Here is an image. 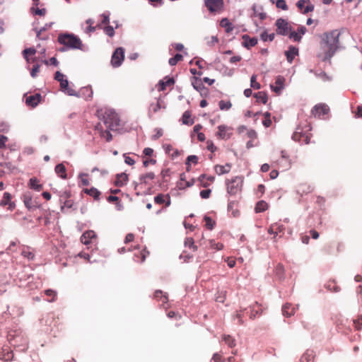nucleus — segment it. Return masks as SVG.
I'll use <instances>...</instances> for the list:
<instances>
[{"mask_svg": "<svg viewBox=\"0 0 362 362\" xmlns=\"http://www.w3.org/2000/svg\"><path fill=\"white\" fill-rule=\"evenodd\" d=\"M339 32L337 30L325 33L322 35L320 52L318 57L323 61L329 60L339 47Z\"/></svg>", "mask_w": 362, "mask_h": 362, "instance_id": "1", "label": "nucleus"}, {"mask_svg": "<svg viewBox=\"0 0 362 362\" xmlns=\"http://www.w3.org/2000/svg\"><path fill=\"white\" fill-rule=\"evenodd\" d=\"M96 116L100 120L103 121L107 128L112 131L117 130L119 126L118 115L112 109L107 107L98 109Z\"/></svg>", "mask_w": 362, "mask_h": 362, "instance_id": "2", "label": "nucleus"}, {"mask_svg": "<svg viewBox=\"0 0 362 362\" xmlns=\"http://www.w3.org/2000/svg\"><path fill=\"white\" fill-rule=\"evenodd\" d=\"M58 41L71 49H80L81 46V40L73 34H61L58 37Z\"/></svg>", "mask_w": 362, "mask_h": 362, "instance_id": "3", "label": "nucleus"}, {"mask_svg": "<svg viewBox=\"0 0 362 362\" xmlns=\"http://www.w3.org/2000/svg\"><path fill=\"white\" fill-rule=\"evenodd\" d=\"M55 80L59 82L61 90L69 95H78L77 92L69 86V81L66 76L59 71H57L54 76Z\"/></svg>", "mask_w": 362, "mask_h": 362, "instance_id": "4", "label": "nucleus"}, {"mask_svg": "<svg viewBox=\"0 0 362 362\" xmlns=\"http://www.w3.org/2000/svg\"><path fill=\"white\" fill-rule=\"evenodd\" d=\"M311 130L310 124H305L304 127L298 126L292 135V139L296 141H300L301 138L304 139L305 143L308 144L310 143V136L307 133Z\"/></svg>", "mask_w": 362, "mask_h": 362, "instance_id": "5", "label": "nucleus"}, {"mask_svg": "<svg viewBox=\"0 0 362 362\" xmlns=\"http://www.w3.org/2000/svg\"><path fill=\"white\" fill-rule=\"evenodd\" d=\"M23 200L25 206L30 210L39 208L42 204L39 197H35L31 192H25L23 195Z\"/></svg>", "mask_w": 362, "mask_h": 362, "instance_id": "6", "label": "nucleus"}, {"mask_svg": "<svg viewBox=\"0 0 362 362\" xmlns=\"http://www.w3.org/2000/svg\"><path fill=\"white\" fill-rule=\"evenodd\" d=\"M243 178L240 176L235 177L230 181L227 182L228 193L231 195L236 194L241 190Z\"/></svg>", "mask_w": 362, "mask_h": 362, "instance_id": "7", "label": "nucleus"}, {"mask_svg": "<svg viewBox=\"0 0 362 362\" xmlns=\"http://www.w3.org/2000/svg\"><path fill=\"white\" fill-rule=\"evenodd\" d=\"M124 59V49L122 47L117 48L113 52L111 58V64L113 67H119L122 64Z\"/></svg>", "mask_w": 362, "mask_h": 362, "instance_id": "8", "label": "nucleus"}, {"mask_svg": "<svg viewBox=\"0 0 362 362\" xmlns=\"http://www.w3.org/2000/svg\"><path fill=\"white\" fill-rule=\"evenodd\" d=\"M276 33L279 35H287L290 32L291 27L288 26V22L282 18H279L276 21Z\"/></svg>", "mask_w": 362, "mask_h": 362, "instance_id": "9", "label": "nucleus"}, {"mask_svg": "<svg viewBox=\"0 0 362 362\" xmlns=\"http://www.w3.org/2000/svg\"><path fill=\"white\" fill-rule=\"evenodd\" d=\"M296 6L303 14H306L314 10V6L310 3V0H299L296 3Z\"/></svg>", "mask_w": 362, "mask_h": 362, "instance_id": "10", "label": "nucleus"}, {"mask_svg": "<svg viewBox=\"0 0 362 362\" xmlns=\"http://www.w3.org/2000/svg\"><path fill=\"white\" fill-rule=\"evenodd\" d=\"M329 107L326 105H317L312 110V114L318 118H321L329 112Z\"/></svg>", "mask_w": 362, "mask_h": 362, "instance_id": "11", "label": "nucleus"}, {"mask_svg": "<svg viewBox=\"0 0 362 362\" xmlns=\"http://www.w3.org/2000/svg\"><path fill=\"white\" fill-rule=\"evenodd\" d=\"M285 78L281 76H278L275 80V85H271L272 90L276 94H281L282 90L284 88Z\"/></svg>", "mask_w": 362, "mask_h": 362, "instance_id": "12", "label": "nucleus"}, {"mask_svg": "<svg viewBox=\"0 0 362 362\" xmlns=\"http://www.w3.org/2000/svg\"><path fill=\"white\" fill-rule=\"evenodd\" d=\"M205 5L210 12H215L222 6L223 0H205Z\"/></svg>", "mask_w": 362, "mask_h": 362, "instance_id": "13", "label": "nucleus"}, {"mask_svg": "<svg viewBox=\"0 0 362 362\" xmlns=\"http://www.w3.org/2000/svg\"><path fill=\"white\" fill-rule=\"evenodd\" d=\"M165 108L164 103L158 99L156 103H152L148 108V117H151L153 114L158 112L160 109Z\"/></svg>", "mask_w": 362, "mask_h": 362, "instance_id": "14", "label": "nucleus"}, {"mask_svg": "<svg viewBox=\"0 0 362 362\" xmlns=\"http://www.w3.org/2000/svg\"><path fill=\"white\" fill-rule=\"evenodd\" d=\"M96 238L95 233L93 230H87L81 237V241L84 245H88Z\"/></svg>", "mask_w": 362, "mask_h": 362, "instance_id": "15", "label": "nucleus"}, {"mask_svg": "<svg viewBox=\"0 0 362 362\" xmlns=\"http://www.w3.org/2000/svg\"><path fill=\"white\" fill-rule=\"evenodd\" d=\"M298 305L294 306L291 303H286L282 307V313L284 316L289 317L295 314L296 310L298 309Z\"/></svg>", "mask_w": 362, "mask_h": 362, "instance_id": "16", "label": "nucleus"}, {"mask_svg": "<svg viewBox=\"0 0 362 362\" xmlns=\"http://www.w3.org/2000/svg\"><path fill=\"white\" fill-rule=\"evenodd\" d=\"M218 129V132H217L216 135L218 136V138L221 139H228L230 138L231 132H228V131L230 130V128L226 125H219Z\"/></svg>", "mask_w": 362, "mask_h": 362, "instance_id": "17", "label": "nucleus"}, {"mask_svg": "<svg viewBox=\"0 0 362 362\" xmlns=\"http://www.w3.org/2000/svg\"><path fill=\"white\" fill-rule=\"evenodd\" d=\"M76 97H82L86 100H89L92 98L93 96V90L90 86H86L80 89L78 92H77Z\"/></svg>", "mask_w": 362, "mask_h": 362, "instance_id": "18", "label": "nucleus"}, {"mask_svg": "<svg viewBox=\"0 0 362 362\" xmlns=\"http://www.w3.org/2000/svg\"><path fill=\"white\" fill-rule=\"evenodd\" d=\"M40 99H41L40 94L36 93L35 95L28 96L25 98V103L28 106L35 107L40 103Z\"/></svg>", "mask_w": 362, "mask_h": 362, "instance_id": "19", "label": "nucleus"}, {"mask_svg": "<svg viewBox=\"0 0 362 362\" xmlns=\"http://www.w3.org/2000/svg\"><path fill=\"white\" fill-rule=\"evenodd\" d=\"M174 83L175 80L173 77L166 76L158 82V90L163 91L165 90L167 86H172Z\"/></svg>", "mask_w": 362, "mask_h": 362, "instance_id": "20", "label": "nucleus"}, {"mask_svg": "<svg viewBox=\"0 0 362 362\" xmlns=\"http://www.w3.org/2000/svg\"><path fill=\"white\" fill-rule=\"evenodd\" d=\"M287 61L291 63L296 56L298 55V49L294 46H290L288 49L285 52Z\"/></svg>", "mask_w": 362, "mask_h": 362, "instance_id": "21", "label": "nucleus"}, {"mask_svg": "<svg viewBox=\"0 0 362 362\" xmlns=\"http://www.w3.org/2000/svg\"><path fill=\"white\" fill-rule=\"evenodd\" d=\"M243 45L247 49H250V47L255 46L257 43V38L250 37L249 35H244L243 36Z\"/></svg>", "mask_w": 362, "mask_h": 362, "instance_id": "22", "label": "nucleus"}, {"mask_svg": "<svg viewBox=\"0 0 362 362\" xmlns=\"http://www.w3.org/2000/svg\"><path fill=\"white\" fill-rule=\"evenodd\" d=\"M29 187L30 189L39 192L43 189V185L40 184L39 180L35 177H32L29 181Z\"/></svg>", "mask_w": 362, "mask_h": 362, "instance_id": "23", "label": "nucleus"}, {"mask_svg": "<svg viewBox=\"0 0 362 362\" xmlns=\"http://www.w3.org/2000/svg\"><path fill=\"white\" fill-rule=\"evenodd\" d=\"M54 171L62 179H66V169L63 163L57 165L54 168Z\"/></svg>", "mask_w": 362, "mask_h": 362, "instance_id": "24", "label": "nucleus"}, {"mask_svg": "<svg viewBox=\"0 0 362 362\" xmlns=\"http://www.w3.org/2000/svg\"><path fill=\"white\" fill-rule=\"evenodd\" d=\"M128 180V175L125 173L118 174L115 181V185L118 187L124 185Z\"/></svg>", "mask_w": 362, "mask_h": 362, "instance_id": "25", "label": "nucleus"}, {"mask_svg": "<svg viewBox=\"0 0 362 362\" xmlns=\"http://www.w3.org/2000/svg\"><path fill=\"white\" fill-rule=\"evenodd\" d=\"M11 195L8 192H4L3 198L0 202V205L2 206H8V209H13V204L11 202Z\"/></svg>", "mask_w": 362, "mask_h": 362, "instance_id": "26", "label": "nucleus"}, {"mask_svg": "<svg viewBox=\"0 0 362 362\" xmlns=\"http://www.w3.org/2000/svg\"><path fill=\"white\" fill-rule=\"evenodd\" d=\"M313 188L311 186L307 185V184H301L298 186L296 192L297 194L303 196L305 194L310 193L312 192Z\"/></svg>", "mask_w": 362, "mask_h": 362, "instance_id": "27", "label": "nucleus"}, {"mask_svg": "<svg viewBox=\"0 0 362 362\" xmlns=\"http://www.w3.org/2000/svg\"><path fill=\"white\" fill-rule=\"evenodd\" d=\"M231 168V165L229 163L226 164L225 165H217L215 167L216 173L218 175H223L225 173H228Z\"/></svg>", "mask_w": 362, "mask_h": 362, "instance_id": "28", "label": "nucleus"}, {"mask_svg": "<svg viewBox=\"0 0 362 362\" xmlns=\"http://www.w3.org/2000/svg\"><path fill=\"white\" fill-rule=\"evenodd\" d=\"M314 359V351L307 350L301 356L300 362H313Z\"/></svg>", "mask_w": 362, "mask_h": 362, "instance_id": "29", "label": "nucleus"}, {"mask_svg": "<svg viewBox=\"0 0 362 362\" xmlns=\"http://www.w3.org/2000/svg\"><path fill=\"white\" fill-rule=\"evenodd\" d=\"M95 129L100 131V136L105 139L107 142L112 139V135L109 131H103L100 124L96 125Z\"/></svg>", "mask_w": 362, "mask_h": 362, "instance_id": "30", "label": "nucleus"}, {"mask_svg": "<svg viewBox=\"0 0 362 362\" xmlns=\"http://www.w3.org/2000/svg\"><path fill=\"white\" fill-rule=\"evenodd\" d=\"M220 25L224 28L226 32L228 33L232 32L233 30L232 23L227 18H223L220 22Z\"/></svg>", "mask_w": 362, "mask_h": 362, "instance_id": "31", "label": "nucleus"}, {"mask_svg": "<svg viewBox=\"0 0 362 362\" xmlns=\"http://www.w3.org/2000/svg\"><path fill=\"white\" fill-rule=\"evenodd\" d=\"M13 352H9L7 349H4L1 354H0V358L5 361H8L13 359Z\"/></svg>", "mask_w": 362, "mask_h": 362, "instance_id": "32", "label": "nucleus"}, {"mask_svg": "<svg viewBox=\"0 0 362 362\" xmlns=\"http://www.w3.org/2000/svg\"><path fill=\"white\" fill-rule=\"evenodd\" d=\"M254 97L257 99V102H261L266 104L267 102V95L264 92H258L255 93Z\"/></svg>", "mask_w": 362, "mask_h": 362, "instance_id": "33", "label": "nucleus"}, {"mask_svg": "<svg viewBox=\"0 0 362 362\" xmlns=\"http://www.w3.org/2000/svg\"><path fill=\"white\" fill-rule=\"evenodd\" d=\"M84 192L90 196L93 197L95 199H98L100 194V192L95 187H91L90 189H85Z\"/></svg>", "mask_w": 362, "mask_h": 362, "instance_id": "34", "label": "nucleus"}, {"mask_svg": "<svg viewBox=\"0 0 362 362\" xmlns=\"http://www.w3.org/2000/svg\"><path fill=\"white\" fill-rule=\"evenodd\" d=\"M191 114L189 111H185L182 115V123L187 125H192L194 123L193 119H190Z\"/></svg>", "mask_w": 362, "mask_h": 362, "instance_id": "35", "label": "nucleus"}, {"mask_svg": "<svg viewBox=\"0 0 362 362\" xmlns=\"http://www.w3.org/2000/svg\"><path fill=\"white\" fill-rule=\"evenodd\" d=\"M268 208V204L264 201H259L255 206V211L257 213L263 212Z\"/></svg>", "mask_w": 362, "mask_h": 362, "instance_id": "36", "label": "nucleus"}, {"mask_svg": "<svg viewBox=\"0 0 362 362\" xmlns=\"http://www.w3.org/2000/svg\"><path fill=\"white\" fill-rule=\"evenodd\" d=\"M155 177V175L153 173H147L146 174L141 175L140 176V181L141 183H145L147 184L148 180H153Z\"/></svg>", "mask_w": 362, "mask_h": 362, "instance_id": "37", "label": "nucleus"}, {"mask_svg": "<svg viewBox=\"0 0 362 362\" xmlns=\"http://www.w3.org/2000/svg\"><path fill=\"white\" fill-rule=\"evenodd\" d=\"M21 255L28 259H33L34 258V254L28 247H23L21 250Z\"/></svg>", "mask_w": 362, "mask_h": 362, "instance_id": "38", "label": "nucleus"}, {"mask_svg": "<svg viewBox=\"0 0 362 362\" xmlns=\"http://www.w3.org/2000/svg\"><path fill=\"white\" fill-rule=\"evenodd\" d=\"M198 161V157L197 156H194V155H192V156H189L187 158V160H186V165H187V170L189 171V167H190V163H193L194 164H196Z\"/></svg>", "mask_w": 362, "mask_h": 362, "instance_id": "39", "label": "nucleus"}, {"mask_svg": "<svg viewBox=\"0 0 362 362\" xmlns=\"http://www.w3.org/2000/svg\"><path fill=\"white\" fill-rule=\"evenodd\" d=\"M288 35V37L295 42H300L301 40L300 35H299L298 33L292 30L291 29H290V32Z\"/></svg>", "mask_w": 362, "mask_h": 362, "instance_id": "40", "label": "nucleus"}, {"mask_svg": "<svg viewBox=\"0 0 362 362\" xmlns=\"http://www.w3.org/2000/svg\"><path fill=\"white\" fill-rule=\"evenodd\" d=\"M274 33L268 34L267 31H264L261 34V39L264 42H266L267 40L272 41L274 39Z\"/></svg>", "mask_w": 362, "mask_h": 362, "instance_id": "41", "label": "nucleus"}, {"mask_svg": "<svg viewBox=\"0 0 362 362\" xmlns=\"http://www.w3.org/2000/svg\"><path fill=\"white\" fill-rule=\"evenodd\" d=\"M154 298L160 299L163 303H165L168 301V297L165 295H163V292L160 290H157L155 291Z\"/></svg>", "mask_w": 362, "mask_h": 362, "instance_id": "42", "label": "nucleus"}, {"mask_svg": "<svg viewBox=\"0 0 362 362\" xmlns=\"http://www.w3.org/2000/svg\"><path fill=\"white\" fill-rule=\"evenodd\" d=\"M37 52V49L33 47L25 49L23 52V57L28 61V55H33Z\"/></svg>", "mask_w": 362, "mask_h": 362, "instance_id": "43", "label": "nucleus"}, {"mask_svg": "<svg viewBox=\"0 0 362 362\" xmlns=\"http://www.w3.org/2000/svg\"><path fill=\"white\" fill-rule=\"evenodd\" d=\"M56 296V291L51 289H47V301L53 302L55 300Z\"/></svg>", "mask_w": 362, "mask_h": 362, "instance_id": "44", "label": "nucleus"}, {"mask_svg": "<svg viewBox=\"0 0 362 362\" xmlns=\"http://www.w3.org/2000/svg\"><path fill=\"white\" fill-rule=\"evenodd\" d=\"M223 341L229 347H233L235 346L234 339L230 335L223 336Z\"/></svg>", "mask_w": 362, "mask_h": 362, "instance_id": "45", "label": "nucleus"}, {"mask_svg": "<svg viewBox=\"0 0 362 362\" xmlns=\"http://www.w3.org/2000/svg\"><path fill=\"white\" fill-rule=\"evenodd\" d=\"M182 55L180 54H176L173 57L169 59V64L171 66L175 65L179 61L182 60Z\"/></svg>", "mask_w": 362, "mask_h": 362, "instance_id": "46", "label": "nucleus"}, {"mask_svg": "<svg viewBox=\"0 0 362 362\" xmlns=\"http://www.w3.org/2000/svg\"><path fill=\"white\" fill-rule=\"evenodd\" d=\"M250 86L254 89H259L260 88V84L257 82V76L256 75H252L250 78Z\"/></svg>", "mask_w": 362, "mask_h": 362, "instance_id": "47", "label": "nucleus"}, {"mask_svg": "<svg viewBox=\"0 0 362 362\" xmlns=\"http://www.w3.org/2000/svg\"><path fill=\"white\" fill-rule=\"evenodd\" d=\"M218 105L221 110H228L231 107V103L229 101L221 100Z\"/></svg>", "mask_w": 362, "mask_h": 362, "instance_id": "48", "label": "nucleus"}, {"mask_svg": "<svg viewBox=\"0 0 362 362\" xmlns=\"http://www.w3.org/2000/svg\"><path fill=\"white\" fill-rule=\"evenodd\" d=\"M204 221L206 227L209 230L213 229L214 226L215 224L214 221L207 216H204Z\"/></svg>", "mask_w": 362, "mask_h": 362, "instance_id": "49", "label": "nucleus"}, {"mask_svg": "<svg viewBox=\"0 0 362 362\" xmlns=\"http://www.w3.org/2000/svg\"><path fill=\"white\" fill-rule=\"evenodd\" d=\"M210 247L211 249H214L216 250H221L223 247V244L219 243H216L214 240H210Z\"/></svg>", "mask_w": 362, "mask_h": 362, "instance_id": "50", "label": "nucleus"}, {"mask_svg": "<svg viewBox=\"0 0 362 362\" xmlns=\"http://www.w3.org/2000/svg\"><path fill=\"white\" fill-rule=\"evenodd\" d=\"M276 6L278 8H281L284 11L288 10V6L285 0H278V1L276 4Z\"/></svg>", "mask_w": 362, "mask_h": 362, "instance_id": "51", "label": "nucleus"}, {"mask_svg": "<svg viewBox=\"0 0 362 362\" xmlns=\"http://www.w3.org/2000/svg\"><path fill=\"white\" fill-rule=\"evenodd\" d=\"M104 32L106 35H107L110 37H113L115 35V30L112 26L111 25H106L104 28Z\"/></svg>", "mask_w": 362, "mask_h": 362, "instance_id": "52", "label": "nucleus"}, {"mask_svg": "<svg viewBox=\"0 0 362 362\" xmlns=\"http://www.w3.org/2000/svg\"><path fill=\"white\" fill-rule=\"evenodd\" d=\"M185 245L189 248H193L194 250H197V246L194 245V240L192 238H187L185 241Z\"/></svg>", "mask_w": 362, "mask_h": 362, "instance_id": "53", "label": "nucleus"}, {"mask_svg": "<svg viewBox=\"0 0 362 362\" xmlns=\"http://www.w3.org/2000/svg\"><path fill=\"white\" fill-rule=\"evenodd\" d=\"M276 226H277V223H272L268 228V233L269 234L274 235V239L276 238V235H278V232H276L275 230Z\"/></svg>", "mask_w": 362, "mask_h": 362, "instance_id": "54", "label": "nucleus"}, {"mask_svg": "<svg viewBox=\"0 0 362 362\" xmlns=\"http://www.w3.org/2000/svg\"><path fill=\"white\" fill-rule=\"evenodd\" d=\"M31 12L35 15H39V16H42L45 13V9L42 8V9H40L38 8H35L34 6H33L31 8Z\"/></svg>", "mask_w": 362, "mask_h": 362, "instance_id": "55", "label": "nucleus"}, {"mask_svg": "<svg viewBox=\"0 0 362 362\" xmlns=\"http://www.w3.org/2000/svg\"><path fill=\"white\" fill-rule=\"evenodd\" d=\"M103 20L101 23L105 25H107L110 22V13L106 12L101 15Z\"/></svg>", "mask_w": 362, "mask_h": 362, "instance_id": "56", "label": "nucleus"}, {"mask_svg": "<svg viewBox=\"0 0 362 362\" xmlns=\"http://www.w3.org/2000/svg\"><path fill=\"white\" fill-rule=\"evenodd\" d=\"M354 324L355 327L359 330L362 326V315L359 316V317L356 320H354Z\"/></svg>", "mask_w": 362, "mask_h": 362, "instance_id": "57", "label": "nucleus"}, {"mask_svg": "<svg viewBox=\"0 0 362 362\" xmlns=\"http://www.w3.org/2000/svg\"><path fill=\"white\" fill-rule=\"evenodd\" d=\"M211 189H204L200 192V196L202 199H207L210 197L211 194Z\"/></svg>", "mask_w": 362, "mask_h": 362, "instance_id": "58", "label": "nucleus"}, {"mask_svg": "<svg viewBox=\"0 0 362 362\" xmlns=\"http://www.w3.org/2000/svg\"><path fill=\"white\" fill-rule=\"evenodd\" d=\"M284 267L283 265L281 264H278L276 268V275L279 277V278H281L282 275H283V273H284Z\"/></svg>", "mask_w": 362, "mask_h": 362, "instance_id": "59", "label": "nucleus"}, {"mask_svg": "<svg viewBox=\"0 0 362 362\" xmlns=\"http://www.w3.org/2000/svg\"><path fill=\"white\" fill-rule=\"evenodd\" d=\"M124 162L129 165H133L135 163V161L133 158L128 156L126 153L124 154Z\"/></svg>", "mask_w": 362, "mask_h": 362, "instance_id": "60", "label": "nucleus"}, {"mask_svg": "<svg viewBox=\"0 0 362 362\" xmlns=\"http://www.w3.org/2000/svg\"><path fill=\"white\" fill-rule=\"evenodd\" d=\"M8 141V137L4 135H0V148H6V142Z\"/></svg>", "mask_w": 362, "mask_h": 362, "instance_id": "61", "label": "nucleus"}, {"mask_svg": "<svg viewBox=\"0 0 362 362\" xmlns=\"http://www.w3.org/2000/svg\"><path fill=\"white\" fill-rule=\"evenodd\" d=\"M154 201L156 204H161L165 202L164 196L163 194H158L154 197Z\"/></svg>", "mask_w": 362, "mask_h": 362, "instance_id": "62", "label": "nucleus"}, {"mask_svg": "<svg viewBox=\"0 0 362 362\" xmlns=\"http://www.w3.org/2000/svg\"><path fill=\"white\" fill-rule=\"evenodd\" d=\"M262 313V310H255V306L253 305L252 308H251V315H250V318H255L258 315H259L260 313Z\"/></svg>", "mask_w": 362, "mask_h": 362, "instance_id": "63", "label": "nucleus"}, {"mask_svg": "<svg viewBox=\"0 0 362 362\" xmlns=\"http://www.w3.org/2000/svg\"><path fill=\"white\" fill-rule=\"evenodd\" d=\"M211 362H221V355L218 353H215L211 359Z\"/></svg>", "mask_w": 362, "mask_h": 362, "instance_id": "64", "label": "nucleus"}]
</instances>
